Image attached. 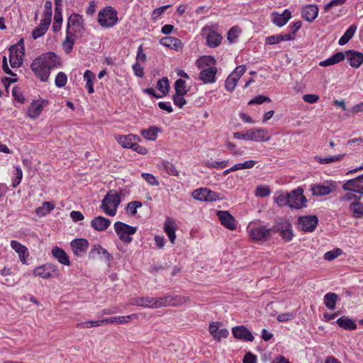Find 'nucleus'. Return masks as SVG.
I'll use <instances>...</instances> for the list:
<instances>
[{
  "mask_svg": "<svg viewBox=\"0 0 363 363\" xmlns=\"http://www.w3.org/2000/svg\"><path fill=\"white\" fill-rule=\"evenodd\" d=\"M98 21L100 26L104 28L114 26L118 21L116 11L111 6L104 8L99 13Z\"/></svg>",
  "mask_w": 363,
  "mask_h": 363,
  "instance_id": "obj_8",
  "label": "nucleus"
},
{
  "mask_svg": "<svg viewBox=\"0 0 363 363\" xmlns=\"http://www.w3.org/2000/svg\"><path fill=\"white\" fill-rule=\"evenodd\" d=\"M164 232L167 235L169 241L172 243H174L176 240V224L171 218H167L164 224Z\"/></svg>",
  "mask_w": 363,
  "mask_h": 363,
  "instance_id": "obj_32",
  "label": "nucleus"
},
{
  "mask_svg": "<svg viewBox=\"0 0 363 363\" xmlns=\"http://www.w3.org/2000/svg\"><path fill=\"white\" fill-rule=\"evenodd\" d=\"M72 250L74 255L82 257L89 247V242L86 239H74L70 242Z\"/></svg>",
  "mask_w": 363,
  "mask_h": 363,
  "instance_id": "obj_21",
  "label": "nucleus"
},
{
  "mask_svg": "<svg viewBox=\"0 0 363 363\" xmlns=\"http://www.w3.org/2000/svg\"><path fill=\"white\" fill-rule=\"evenodd\" d=\"M240 33V30L238 26H233L230 29L228 33V40L230 43H233L238 38L239 34Z\"/></svg>",
  "mask_w": 363,
  "mask_h": 363,
  "instance_id": "obj_55",
  "label": "nucleus"
},
{
  "mask_svg": "<svg viewBox=\"0 0 363 363\" xmlns=\"http://www.w3.org/2000/svg\"><path fill=\"white\" fill-rule=\"evenodd\" d=\"M342 251L340 248H335L333 250L325 253L324 258L325 260L332 261L342 254Z\"/></svg>",
  "mask_w": 363,
  "mask_h": 363,
  "instance_id": "obj_54",
  "label": "nucleus"
},
{
  "mask_svg": "<svg viewBox=\"0 0 363 363\" xmlns=\"http://www.w3.org/2000/svg\"><path fill=\"white\" fill-rule=\"evenodd\" d=\"M247 130L249 140L255 142H267L271 139V136L265 128H252Z\"/></svg>",
  "mask_w": 363,
  "mask_h": 363,
  "instance_id": "obj_15",
  "label": "nucleus"
},
{
  "mask_svg": "<svg viewBox=\"0 0 363 363\" xmlns=\"http://www.w3.org/2000/svg\"><path fill=\"white\" fill-rule=\"evenodd\" d=\"M226 147L230 150V153L233 156H240L243 154V151L241 149L237 148L235 144L231 142H227Z\"/></svg>",
  "mask_w": 363,
  "mask_h": 363,
  "instance_id": "obj_61",
  "label": "nucleus"
},
{
  "mask_svg": "<svg viewBox=\"0 0 363 363\" xmlns=\"http://www.w3.org/2000/svg\"><path fill=\"white\" fill-rule=\"evenodd\" d=\"M336 189V182L332 180H328L323 183L311 184L309 190L315 196H323L331 194L335 191Z\"/></svg>",
  "mask_w": 363,
  "mask_h": 363,
  "instance_id": "obj_9",
  "label": "nucleus"
},
{
  "mask_svg": "<svg viewBox=\"0 0 363 363\" xmlns=\"http://www.w3.org/2000/svg\"><path fill=\"white\" fill-rule=\"evenodd\" d=\"M114 230L119 239L125 242L130 243L133 240L131 237L137 232L138 228L125 224L121 221H117L114 223Z\"/></svg>",
  "mask_w": 363,
  "mask_h": 363,
  "instance_id": "obj_7",
  "label": "nucleus"
},
{
  "mask_svg": "<svg viewBox=\"0 0 363 363\" xmlns=\"http://www.w3.org/2000/svg\"><path fill=\"white\" fill-rule=\"evenodd\" d=\"M62 23V11H59L58 9H55L54 21L52 23V30L54 32H58L61 29V25Z\"/></svg>",
  "mask_w": 363,
  "mask_h": 363,
  "instance_id": "obj_43",
  "label": "nucleus"
},
{
  "mask_svg": "<svg viewBox=\"0 0 363 363\" xmlns=\"http://www.w3.org/2000/svg\"><path fill=\"white\" fill-rule=\"evenodd\" d=\"M48 103L47 100L42 98L34 100L28 108V116L31 118H37L41 113L43 108Z\"/></svg>",
  "mask_w": 363,
  "mask_h": 363,
  "instance_id": "obj_16",
  "label": "nucleus"
},
{
  "mask_svg": "<svg viewBox=\"0 0 363 363\" xmlns=\"http://www.w3.org/2000/svg\"><path fill=\"white\" fill-rule=\"evenodd\" d=\"M160 43L163 46L177 51L181 50L183 46L182 41L179 38L172 36L162 38Z\"/></svg>",
  "mask_w": 363,
  "mask_h": 363,
  "instance_id": "obj_27",
  "label": "nucleus"
},
{
  "mask_svg": "<svg viewBox=\"0 0 363 363\" xmlns=\"http://www.w3.org/2000/svg\"><path fill=\"white\" fill-rule=\"evenodd\" d=\"M82 22H83V18L80 15L76 14V13H73V14L70 15V16L68 18V21H67V30L71 26L79 28L82 26Z\"/></svg>",
  "mask_w": 363,
  "mask_h": 363,
  "instance_id": "obj_46",
  "label": "nucleus"
},
{
  "mask_svg": "<svg viewBox=\"0 0 363 363\" xmlns=\"http://www.w3.org/2000/svg\"><path fill=\"white\" fill-rule=\"evenodd\" d=\"M11 247L18 254L20 260L23 261V245L19 242L12 240Z\"/></svg>",
  "mask_w": 363,
  "mask_h": 363,
  "instance_id": "obj_60",
  "label": "nucleus"
},
{
  "mask_svg": "<svg viewBox=\"0 0 363 363\" xmlns=\"http://www.w3.org/2000/svg\"><path fill=\"white\" fill-rule=\"evenodd\" d=\"M9 62L13 68H18L23 63V38L9 48Z\"/></svg>",
  "mask_w": 363,
  "mask_h": 363,
  "instance_id": "obj_10",
  "label": "nucleus"
},
{
  "mask_svg": "<svg viewBox=\"0 0 363 363\" xmlns=\"http://www.w3.org/2000/svg\"><path fill=\"white\" fill-rule=\"evenodd\" d=\"M189 300V297L184 296L167 295L162 297H137L131 299L130 304L144 308H158L167 306H179Z\"/></svg>",
  "mask_w": 363,
  "mask_h": 363,
  "instance_id": "obj_2",
  "label": "nucleus"
},
{
  "mask_svg": "<svg viewBox=\"0 0 363 363\" xmlns=\"http://www.w3.org/2000/svg\"><path fill=\"white\" fill-rule=\"evenodd\" d=\"M351 67L358 68L363 63V54L354 50L344 52Z\"/></svg>",
  "mask_w": 363,
  "mask_h": 363,
  "instance_id": "obj_25",
  "label": "nucleus"
},
{
  "mask_svg": "<svg viewBox=\"0 0 363 363\" xmlns=\"http://www.w3.org/2000/svg\"><path fill=\"white\" fill-rule=\"evenodd\" d=\"M52 17V3L49 1L45 2L43 9V16L42 20L45 21L51 22Z\"/></svg>",
  "mask_w": 363,
  "mask_h": 363,
  "instance_id": "obj_51",
  "label": "nucleus"
},
{
  "mask_svg": "<svg viewBox=\"0 0 363 363\" xmlns=\"http://www.w3.org/2000/svg\"><path fill=\"white\" fill-rule=\"evenodd\" d=\"M221 323L213 322L210 323L208 330L215 340L220 341L229 335V331L226 328H220Z\"/></svg>",
  "mask_w": 363,
  "mask_h": 363,
  "instance_id": "obj_18",
  "label": "nucleus"
},
{
  "mask_svg": "<svg viewBox=\"0 0 363 363\" xmlns=\"http://www.w3.org/2000/svg\"><path fill=\"white\" fill-rule=\"evenodd\" d=\"M50 23L45 20H40V23L32 31V37L33 39H37L43 36L48 30Z\"/></svg>",
  "mask_w": 363,
  "mask_h": 363,
  "instance_id": "obj_37",
  "label": "nucleus"
},
{
  "mask_svg": "<svg viewBox=\"0 0 363 363\" xmlns=\"http://www.w3.org/2000/svg\"><path fill=\"white\" fill-rule=\"evenodd\" d=\"M338 300V296L335 293H327L323 298V302L329 310H334L336 308V303Z\"/></svg>",
  "mask_w": 363,
  "mask_h": 363,
  "instance_id": "obj_36",
  "label": "nucleus"
},
{
  "mask_svg": "<svg viewBox=\"0 0 363 363\" xmlns=\"http://www.w3.org/2000/svg\"><path fill=\"white\" fill-rule=\"evenodd\" d=\"M271 228L272 234L279 233L280 236L286 242L291 241L294 237L292 225L289 219H278Z\"/></svg>",
  "mask_w": 363,
  "mask_h": 363,
  "instance_id": "obj_6",
  "label": "nucleus"
},
{
  "mask_svg": "<svg viewBox=\"0 0 363 363\" xmlns=\"http://www.w3.org/2000/svg\"><path fill=\"white\" fill-rule=\"evenodd\" d=\"M347 0H333L324 6L325 12H329L333 6H342Z\"/></svg>",
  "mask_w": 363,
  "mask_h": 363,
  "instance_id": "obj_64",
  "label": "nucleus"
},
{
  "mask_svg": "<svg viewBox=\"0 0 363 363\" xmlns=\"http://www.w3.org/2000/svg\"><path fill=\"white\" fill-rule=\"evenodd\" d=\"M271 229L257 222H250L247 227V233L251 240L263 243L272 237Z\"/></svg>",
  "mask_w": 363,
  "mask_h": 363,
  "instance_id": "obj_4",
  "label": "nucleus"
},
{
  "mask_svg": "<svg viewBox=\"0 0 363 363\" xmlns=\"http://www.w3.org/2000/svg\"><path fill=\"white\" fill-rule=\"evenodd\" d=\"M336 322L339 327L345 330H354L357 328L355 321L347 316L338 318Z\"/></svg>",
  "mask_w": 363,
  "mask_h": 363,
  "instance_id": "obj_35",
  "label": "nucleus"
},
{
  "mask_svg": "<svg viewBox=\"0 0 363 363\" xmlns=\"http://www.w3.org/2000/svg\"><path fill=\"white\" fill-rule=\"evenodd\" d=\"M202 33L206 36V44L210 48L218 46L223 39L222 36L209 27H204L202 29Z\"/></svg>",
  "mask_w": 363,
  "mask_h": 363,
  "instance_id": "obj_14",
  "label": "nucleus"
},
{
  "mask_svg": "<svg viewBox=\"0 0 363 363\" xmlns=\"http://www.w3.org/2000/svg\"><path fill=\"white\" fill-rule=\"evenodd\" d=\"M89 255L93 258L95 257L96 255H100L107 262H110L112 259L110 253L100 245H94L91 249Z\"/></svg>",
  "mask_w": 363,
  "mask_h": 363,
  "instance_id": "obj_33",
  "label": "nucleus"
},
{
  "mask_svg": "<svg viewBox=\"0 0 363 363\" xmlns=\"http://www.w3.org/2000/svg\"><path fill=\"white\" fill-rule=\"evenodd\" d=\"M196 65L199 69H201L199 74V79L204 84L216 82V74L218 70L216 67V60L213 57L203 56L196 60Z\"/></svg>",
  "mask_w": 363,
  "mask_h": 363,
  "instance_id": "obj_3",
  "label": "nucleus"
},
{
  "mask_svg": "<svg viewBox=\"0 0 363 363\" xmlns=\"http://www.w3.org/2000/svg\"><path fill=\"white\" fill-rule=\"evenodd\" d=\"M184 95L185 94H177L175 93L174 96H173V101H174V104L179 107V108H182L185 104H186V100L184 99Z\"/></svg>",
  "mask_w": 363,
  "mask_h": 363,
  "instance_id": "obj_57",
  "label": "nucleus"
},
{
  "mask_svg": "<svg viewBox=\"0 0 363 363\" xmlns=\"http://www.w3.org/2000/svg\"><path fill=\"white\" fill-rule=\"evenodd\" d=\"M67 82V77L65 73L60 72L55 79V84L58 88H62L66 85Z\"/></svg>",
  "mask_w": 363,
  "mask_h": 363,
  "instance_id": "obj_52",
  "label": "nucleus"
},
{
  "mask_svg": "<svg viewBox=\"0 0 363 363\" xmlns=\"http://www.w3.org/2000/svg\"><path fill=\"white\" fill-rule=\"evenodd\" d=\"M161 128L152 125L147 129H143L140 130L141 135L147 140L155 141L158 137V133H161Z\"/></svg>",
  "mask_w": 363,
  "mask_h": 363,
  "instance_id": "obj_30",
  "label": "nucleus"
},
{
  "mask_svg": "<svg viewBox=\"0 0 363 363\" xmlns=\"http://www.w3.org/2000/svg\"><path fill=\"white\" fill-rule=\"evenodd\" d=\"M318 7L315 4H308L302 8V17L308 22L313 21L318 15Z\"/></svg>",
  "mask_w": 363,
  "mask_h": 363,
  "instance_id": "obj_26",
  "label": "nucleus"
},
{
  "mask_svg": "<svg viewBox=\"0 0 363 363\" xmlns=\"http://www.w3.org/2000/svg\"><path fill=\"white\" fill-rule=\"evenodd\" d=\"M52 256L62 264L69 266L70 261L68 255L64 250L56 246L52 250Z\"/></svg>",
  "mask_w": 363,
  "mask_h": 363,
  "instance_id": "obj_28",
  "label": "nucleus"
},
{
  "mask_svg": "<svg viewBox=\"0 0 363 363\" xmlns=\"http://www.w3.org/2000/svg\"><path fill=\"white\" fill-rule=\"evenodd\" d=\"M111 224L110 220L103 216L95 217L91 221V226L97 231H104L106 230Z\"/></svg>",
  "mask_w": 363,
  "mask_h": 363,
  "instance_id": "obj_29",
  "label": "nucleus"
},
{
  "mask_svg": "<svg viewBox=\"0 0 363 363\" xmlns=\"http://www.w3.org/2000/svg\"><path fill=\"white\" fill-rule=\"evenodd\" d=\"M303 193V191L301 188H298L289 193V207L299 209L305 206L306 199Z\"/></svg>",
  "mask_w": 363,
  "mask_h": 363,
  "instance_id": "obj_13",
  "label": "nucleus"
},
{
  "mask_svg": "<svg viewBox=\"0 0 363 363\" xmlns=\"http://www.w3.org/2000/svg\"><path fill=\"white\" fill-rule=\"evenodd\" d=\"M115 140L123 148L131 149L135 142H140V137L134 134L116 135Z\"/></svg>",
  "mask_w": 363,
  "mask_h": 363,
  "instance_id": "obj_19",
  "label": "nucleus"
},
{
  "mask_svg": "<svg viewBox=\"0 0 363 363\" xmlns=\"http://www.w3.org/2000/svg\"><path fill=\"white\" fill-rule=\"evenodd\" d=\"M345 155H346L345 153H342V154H338V155H335L333 156H329V157H321L319 156H315L314 157V160L320 164H330V163H333V162H340L341 160H342L344 159Z\"/></svg>",
  "mask_w": 363,
  "mask_h": 363,
  "instance_id": "obj_34",
  "label": "nucleus"
},
{
  "mask_svg": "<svg viewBox=\"0 0 363 363\" xmlns=\"http://www.w3.org/2000/svg\"><path fill=\"white\" fill-rule=\"evenodd\" d=\"M83 77L86 82V88L87 89L88 92L89 94L94 93V81L96 78L95 74L87 69L84 72Z\"/></svg>",
  "mask_w": 363,
  "mask_h": 363,
  "instance_id": "obj_38",
  "label": "nucleus"
},
{
  "mask_svg": "<svg viewBox=\"0 0 363 363\" xmlns=\"http://www.w3.org/2000/svg\"><path fill=\"white\" fill-rule=\"evenodd\" d=\"M349 209L354 217L361 218L363 216V203L360 202V200L353 204H350Z\"/></svg>",
  "mask_w": 363,
  "mask_h": 363,
  "instance_id": "obj_42",
  "label": "nucleus"
},
{
  "mask_svg": "<svg viewBox=\"0 0 363 363\" xmlns=\"http://www.w3.org/2000/svg\"><path fill=\"white\" fill-rule=\"evenodd\" d=\"M295 317V313L292 312H286L280 313L277 315V319L279 322H287L292 320Z\"/></svg>",
  "mask_w": 363,
  "mask_h": 363,
  "instance_id": "obj_63",
  "label": "nucleus"
},
{
  "mask_svg": "<svg viewBox=\"0 0 363 363\" xmlns=\"http://www.w3.org/2000/svg\"><path fill=\"white\" fill-rule=\"evenodd\" d=\"M61 60L54 52H48L36 57L30 65V69L40 82H48L52 69L60 67Z\"/></svg>",
  "mask_w": 363,
  "mask_h": 363,
  "instance_id": "obj_1",
  "label": "nucleus"
},
{
  "mask_svg": "<svg viewBox=\"0 0 363 363\" xmlns=\"http://www.w3.org/2000/svg\"><path fill=\"white\" fill-rule=\"evenodd\" d=\"M232 333L235 338L245 342H252L254 336L244 325L235 326L232 328Z\"/></svg>",
  "mask_w": 363,
  "mask_h": 363,
  "instance_id": "obj_20",
  "label": "nucleus"
},
{
  "mask_svg": "<svg viewBox=\"0 0 363 363\" xmlns=\"http://www.w3.org/2000/svg\"><path fill=\"white\" fill-rule=\"evenodd\" d=\"M192 196L196 200L205 202L216 201L220 199L216 192L207 188H200L194 190L192 193Z\"/></svg>",
  "mask_w": 363,
  "mask_h": 363,
  "instance_id": "obj_12",
  "label": "nucleus"
},
{
  "mask_svg": "<svg viewBox=\"0 0 363 363\" xmlns=\"http://www.w3.org/2000/svg\"><path fill=\"white\" fill-rule=\"evenodd\" d=\"M142 206V203L140 201H132L130 202L127 206V211L130 215H135L137 213V209Z\"/></svg>",
  "mask_w": 363,
  "mask_h": 363,
  "instance_id": "obj_62",
  "label": "nucleus"
},
{
  "mask_svg": "<svg viewBox=\"0 0 363 363\" xmlns=\"http://www.w3.org/2000/svg\"><path fill=\"white\" fill-rule=\"evenodd\" d=\"M356 31L354 26H350L343 35L339 39L338 43L340 45H344L352 38Z\"/></svg>",
  "mask_w": 363,
  "mask_h": 363,
  "instance_id": "obj_44",
  "label": "nucleus"
},
{
  "mask_svg": "<svg viewBox=\"0 0 363 363\" xmlns=\"http://www.w3.org/2000/svg\"><path fill=\"white\" fill-rule=\"evenodd\" d=\"M121 196L115 191H109L101 201V208L109 216H114L121 203Z\"/></svg>",
  "mask_w": 363,
  "mask_h": 363,
  "instance_id": "obj_5",
  "label": "nucleus"
},
{
  "mask_svg": "<svg viewBox=\"0 0 363 363\" xmlns=\"http://www.w3.org/2000/svg\"><path fill=\"white\" fill-rule=\"evenodd\" d=\"M2 68L5 73L10 74L12 76L11 78H6V81H9V83H13L17 81L16 74L11 72V70L9 69L7 61H6V57L4 56L2 60Z\"/></svg>",
  "mask_w": 363,
  "mask_h": 363,
  "instance_id": "obj_49",
  "label": "nucleus"
},
{
  "mask_svg": "<svg viewBox=\"0 0 363 363\" xmlns=\"http://www.w3.org/2000/svg\"><path fill=\"white\" fill-rule=\"evenodd\" d=\"M157 89L161 92L162 97L166 95L169 90V84L167 77L160 79L157 84Z\"/></svg>",
  "mask_w": 363,
  "mask_h": 363,
  "instance_id": "obj_47",
  "label": "nucleus"
},
{
  "mask_svg": "<svg viewBox=\"0 0 363 363\" xmlns=\"http://www.w3.org/2000/svg\"><path fill=\"white\" fill-rule=\"evenodd\" d=\"M33 274L35 277H39L42 279L55 277L58 274L57 267L52 263H46L36 267L33 270Z\"/></svg>",
  "mask_w": 363,
  "mask_h": 363,
  "instance_id": "obj_11",
  "label": "nucleus"
},
{
  "mask_svg": "<svg viewBox=\"0 0 363 363\" xmlns=\"http://www.w3.org/2000/svg\"><path fill=\"white\" fill-rule=\"evenodd\" d=\"M217 216L220 221V223L229 230H235L237 227V223L235 218L230 214L228 211H219Z\"/></svg>",
  "mask_w": 363,
  "mask_h": 363,
  "instance_id": "obj_23",
  "label": "nucleus"
},
{
  "mask_svg": "<svg viewBox=\"0 0 363 363\" xmlns=\"http://www.w3.org/2000/svg\"><path fill=\"white\" fill-rule=\"evenodd\" d=\"M237 83L238 81H236L235 79H233V77L229 75L225 82V86L226 90L228 91H233L235 89Z\"/></svg>",
  "mask_w": 363,
  "mask_h": 363,
  "instance_id": "obj_59",
  "label": "nucleus"
},
{
  "mask_svg": "<svg viewBox=\"0 0 363 363\" xmlns=\"http://www.w3.org/2000/svg\"><path fill=\"white\" fill-rule=\"evenodd\" d=\"M175 93L186 94L188 92V89L186 86V82L182 79H177L174 83Z\"/></svg>",
  "mask_w": 363,
  "mask_h": 363,
  "instance_id": "obj_50",
  "label": "nucleus"
},
{
  "mask_svg": "<svg viewBox=\"0 0 363 363\" xmlns=\"http://www.w3.org/2000/svg\"><path fill=\"white\" fill-rule=\"evenodd\" d=\"M342 188L344 190L354 191L356 193L363 195V174L347 181Z\"/></svg>",
  "mask_w": 363,
  "mask_h": 363,
  "instance_id": "obj_22",
  "label": "nucleus"
},
{
  "mask_svg": "<svg viewBox=\"0 0 363 363\" xmlns=\"http://www.w3.org/2000/svg\"><path fill=\"white\" fill-rule=\"evenodd\" d=\"M74 35L71 33L69 30H67V35L65 40L62 43L63 49L65 50L66 53H69L74 45Z\"/></svg>",
  "mask_w": 363,
  "mask_h": 363,
  "instance_id": "obj_41",
  "label": "nucleus"
},
{
  "mask_svg": "<svg viewBox=\"0 0 363 363\" xmlns=\"http://www.w3.org/2000/svg\"><path fill=\"white\" fill-rule=\"evenodd\" d=\"M138 315L135 313L123 315V316H114L113 317V324H125L129 323L133 319H135Z\"/></svg>",
  "mask_w": 363,
  "mask_h": 363,
  "instance_id": "obj_48",
  "label": "nucleus"
},
{
  "mask_svg": "<svg viewBox=\"0 0 363 363\" xmlns=\"http://www.w3.org/2000/svg\"><path fill=\"white\" fill-rule=\"evenodd\" d=\"M141 176L151 186H158L160 184L156 177L152 174L142 173Z\"/></svg>",
  "mask_w": 363,
  "mask_h": 363,
  "instance_id": "obj_56",
  "label": "nucleus"
},
{
  "mask_svg": "<svg viewBox=\"0 0 363 363\" xmlns=\"http://www.w3.org/2000/svg\"><path fill=\"white\" fill-rule=\"evenodd\" d=\"M345 58V55L342 52H337L333 55L331 57H328V59L320 61L319 62V65L320 67H328L330 65H333L335 64H337Z\"/></svg>",
  "mask_w": 363,
  "mask_h": 363,
  "instance_id": "obj_31",
  "label": "nucleus"
},
{
  "mask_svg": "<svg viewBox=\"0 0 363 363\" xmlns=\"http://www.w3.org/2000/svg\"><path fill=\"white\" fill-rule=\"evenodd\" d=\"M270 194V189L268 186H259L255 190V194L259 197H264Z\"/></svg>",
  "mask_w": 363,
  "mask_h": 363,
  "instance_id": "obj_58",
  "label": "nucleus"
},
{
  "mask_svg": "<svg viewBox=\"0 0 363 363\" xmlns=\"http://www.w3.org/2000/svg\"><path fill=\"white\" fill-rule=\"evenodd\" d=\"M346 191L347 192H346L345 194H343L340 197V200L342 201L349 202L350 204H353L358 200L361 199L360 196H358L355 194L356 192L354 191H351V190H346Z\"/></svg>",
  "mask_w": 363,
  "mask_h": 363,
  "instance_id": "obj_45",
  "label": "nucleus"
},
{
  "mask_svg": "<svg viewBox=\"0 0 363 363\" xmlns=\"http://www.w3.org/2000/svg\"><path fill=\"white\" fill-rule=\"evenodd\" d=\"M55 208V204L50 201H45L42 206L35 210V213L40 217L45 216L50 213Z\"/></svg>",
  "mask_w": 363,
  "mask_h": 363,
  "instance_id": "obj_39",
  "label": "nucleus"
},
{
  "mask_svg": "<svg viewBox=\"0 0 363 363\" xmlns=\"http://www.w3.org/2000/svg\"><path fill=\"white\" fill-rule=\"evenodd\" d=\"M162 166L163 169L170 175L177 176L178 175V172L175 167V166L169 162V161L163 160L162 162Z\"/></svg>",
  "mask_w": 363,
  "mask_h": 363,
  "instance_id": "obj_53",
  "label": "nucleus"
},
{
  "mask_svg": "<svg viewBox=\"0 0 363 363\" xmlns=\"http://www.w3.org/2000/svg\"><path fill=\"white\" fill-rule=\"evenodd\" d=\"M274 199L278 206H284L288 205L289 206V193L277 191L274 196Z\"/></svg>",
  "mask_w": 363,
  "mask_h": 363,
  "instance_id": "obj_40",
  "label": "nucleus"
},
{
  "mask_svg": "<svg viewBox=\"0 0 363 363\" xmlns=\"http://www.w3.org/2000/svg\"><path fill=\"white\" fill-rule=\"evenodd\" d=\"M318 220L316 216H308L298 218L299 228L306 232H313L317 226Z\"/></svg>",
  "mask_w": 363,
  "mask_h": 363,
  "instance_id": "obj_17",
  "label": "nucleus"
},
{
  "mask_svg": "<svg viewBox=\"0 0 363 363\" xmlns=\"http://www.w3.org/2000/svg\"><path fill=\"white\" fill-rule=\"evenodd\" d=\"M272 22L278 27L285 26L291 18V13L289 9H285L281 13L274 12L271 16Z\"/></svg>",
  "mask_w": 363,
  "mask_h": 363,
  "instance_id": "obj_24",
  "label": "nucleus"
}]
</instances>
